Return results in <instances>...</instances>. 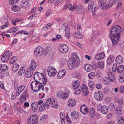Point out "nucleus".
<instances>
[{
    "instance_id": "f257e3e1",
    "label": "nucleus",
    "mask_w": 124,
    "mask_h": 124,
    "mask_svg": "<svg viewBox=\"0 0 124 124\" xmlns=\"http://www.w3.org/2000/svg\"><path fill=\"white\" fill-rule=\"evenodd\" d=\"M122 29L119 25L114 26L111 30L109 34V38L112 40L113 46H116L119 38L120 33Z\"/></svg>"
},
{
    "instance_id": "f03ea898",
    "label": "nucleus",
    "mask_w": 124,
    "mask_h": 124,
    "mask_svg": "<svg viewBox=\"0 0 124 124\" xmlns=\"http://www.w3.org/2000/svg\"><path fill=\"white\" fill-rule=\"evenodd\" d=\"M42 81H37L32 82L31 84V89L35 92H37L39 90L42 89L43 91H44V85Z\"/></svg>"
},
{
    "instance_id": "7ed1b4c3",
    "label": "nucleus",
    "mask_w": 124,
    "mask_h": 124,
    "mask_svg": "<svg viewBox=\"0 0 124 124\" xmlns=\"http://www.w3.org/2000/svg\"><path fill=\"white\" fill-rule=\"evenodd\" d=\"M44 74L39 73L37 72H35L34 76V80L37 81L38 80H39V81H42L44 85H46L47 83V79L45 77Z\"/></svg>"
},
{
    "instance_id": "20e7f679",
    "label": "nucleus",
    "mask_w": 124,
    "mask_h": 124,
    "mask_svg": "<svg viewBox=\"0 0 124 124\" xmlns=\"http://www.w3.org/2000/svg\"><path fill=\"white\" fill-rule=\"evenodd\" d=\"M38 121V117L35 115H34L31 116L30 118L27 120V122L29 124H37Z\"/></svg>"
},
{
    "instance_id": "39448f33",
    "label": "nucleus",
    "mask_w": 124,
    "mask_h": 124,
    "mask_svg": "<svg viewBox=\"0 0 124 124\" xmlns=\"http://www.w3.org/2000/svg\"><path fill=\"white\" fill-rule=\"evenodd\" d=\"M47 71L48 76L50 77L54 76L57 73L56 70L51 67H48Z\"/></svg>"
},
{
    "instance_id": "423d86ee",
    "label": "nucleus",
    "mask_w": 124,
    "mask_h": 124,
    "mask_svg": "<svg viewBox=\"0 0 124 124\" xmlns=\"http://www.w3.org/2000/svg\"><path fill=\"white\" fill-rule=\"evenodd\" d=\"M43 49L42 47L41 46H39L36 48L34 52V54L35 56H38L39 54H45L44 51H43Z\"/></svg>"
},
{
    "instance_id": "0eeeda50",
    "label": "nucleus",
    "mask_w": 124,
    "mask_h": 124,
    "mask_svg": "<svg viewBox=\"0 0 124 124\" xmlns=\"http://www.w3.org/2000/svg\"><path fill=\"white\" fill-rule=\"evenodd\" d=\"M73 57L70 59L69 61L70 62H80L79 58L76 53H73L72 54Z\"/></svg>"
},
{
    "instance_id": "6e6552de",
    "label": "nucleus",
    "mask_w": 124,
    "mask_h": 124,
    "mask_svg": "<svg viewBox=\"0 0 124 124\" xmlns=\"http://www.w3.org/2000/svg\"><path fill=\"white\" fill-rule=\"evenodd\" d=\"M68 47L67 45L65 44L60 45L59 50L61 53H65L68 51Z\"/></svg>"
},
{
    "instance_id": "1a4fd4ad",
    "label": "nucleus",
    "mask_w": 124,
    "mask_h": 124,
    "mask_svg": "<svg viewBox=\"0 0 124 124\" xmlns=\"http://www.w3.org/2000/svg\"><path fill=\"white\" fill-rule=\"evenodd\" d=\"M88 108L86 107L85 104L82 105L80 107V111L81 112L84 114H86L89 112Z\"/></svg>"
},
{
    "instance_id": "9d476101",
    "label": "nucleus",
    "mask_w": 124,
    "mask_h": 124,
    "mask_svg": "<svg viewBox=\"0 0 124 124\" xmlns=\"http://www.w3.org/2000/svg\"><path fill=\"white\" fill-rule=\"evenodd\" d=\"M103 94L99 91L97 93L94 94V98L97 101L101 100L103 99Z\"/></svg>"
},
{
    "instance_id": "9b49d317",
    "label": "nucleus",
    "mask_w": 124,
    "mask_h": 124,
    "mask_svg": "<svg viewBox=\"0 0 124 124\" xmlns=\"http://www.w3.org/2000/svg\"><path fill=\"white\" fill-rule=\"evenodd\" d=\"M105 54L104 53L102 52L96 54L95 57L94 58V59L97 61H100L103 58L105 57Z\"/></svg>"
},
{
    "instance_id": "f8f14e48",
    "label": "nucleus",
    "mask_w": 124,
    "mask_h": 124,
    "mask_svg": "<svg viewBox=\"0 0 124 124\" xmlns=\"http://www.w3.org/2000/svg\"><path fill=\"white\" fill-rule=\"evenodd\" d=\"M26 92L25 91L21 95L20 99H19V102L17 103H20L21 104L25 101L26 99Z\"/></svg>"
},
{
    "instance_id": "ddd939ff",
    "label": "nucleus",
    "mask_w": 124,
    "mask_h": 124,
    "mask_svg": "<svg viewBox=\"0 0 124 124\" xmlns=\"http://www.w3.org/2000/svg\"><path fill=\"white\" fill-rule=\"evenodd\" d=\"M29 2L26 0H22L21 2V6L22 8H24L25 9L28 7Z\"/></svg>"
},
{
    "instance_id": "4468645a",
    "label": "nucleus",
    "mask_w": 124,
    "mask_h": 124,
    "mask_svg": "<svg viewBox=\"0 0 124 124\" xmlns=\"http://www.w3.org/2000/svg\"><path fill=\"white\" fill-rule=\"evenodd\" d=\"M31 108L33 111L36 112L37 111L38 108V104L36 102H33L31 104Z\"/></svg>"
},
{
    "instance_id": "2eb2a0df",
    "label": "nucleus",
    "mask_w": 124,
    "mask_h": 124,
    "mask_svg": "<svg viewBox=\"0 0 124 124\" xmlns=\"http://www.w3.org/2000/svg\"><path fill=\"white\" fill-rule=\"evenodd\" d=\"M101 113L104 114H106L108 111V107L107 106H103L101 107Z\"/></svg>"
},
{
    "instance_id": "dca6fc26",
    "label": "nucleus",
    "mask_w": 124,
    "mask_h": 124,
    "mask_svg": "<svg viewBox=\"0 0 124 124\" xmlns=\"http://www.w3.org/2000/svg\"><path fill=\"white\" fill-rule=\"evenodd\" d=\"M122 107L120 106H118L115 110L116 114V115L119 116L121 115L122 114Z\"/></svg>"
},
{
    "instance_id": "f3484780",
    "label": "nucleus",
    "mask_w": 124,
    "mask_h": 124,
    "mask_svg": "<svg viewBox=\"0 0 124 124\" xmlns=\"http://www.w3.org/2000/svg\"><path fill=\"white\" fill-rule=\"evenodd\" d=\"M66 72L65 70H62L59 71L57 74V77L58 79H60L63 78L65 75Z\"/></svg>"
},
{
    "instance_id": "a211bd4d",
    "label": "nucleus",
    "mask_w": 124,
    "mask_h": 124,
    "mask_svg": "<svg viewBox=\"0 0 124 124\" xmlns=\"http://www.w3.org/2000/svg\"><path fill=\"white\" fill-rule=\"evenodd\" d=\"M33 71L30 70V69L28 68L26 71L25 75L27 78L31 77L33 74Z\"/></svg>"
},
{
    "instance_id": "6ab92c4d",
    "label": "nucleus",
    "mask_w": 124,
    "mask_h": 124,
    "mask_svg": "<svg viewBox=\"0 0 124 124\" xmlns=\"http://www.w3.org/2000/svg\"><path fill=\"white\" fill-rule=\"evenodd\" d=\"M80 63V62H68V65L69 69L70 70L73 69L74 67L77 64L78 65Z\"/></svg>"
},
{
    "instance_id": "aec40b11",
    "label": "nucleus",
    "mask_w": 124,
    "mask_h": 124,
    "mask_svg": "<svg viewBox=\"0 0 124 124\" xmlns=\"http://www.w3.org/2000/svg\"><path fill=\"white\" fill-rule=\"evenodd\" d=\"M11 8L13 11L15 12L20 11L21 9L19 6L15 5H12L11 7Z\"/></svg>"
},
{
    "instance_id": "412c9836",
    "label": "nucleus",
    "mask_w": 124,
    "mask_h": 124,
    "mask_svg": "<svg viewBox=\"0 0 124 124\" xmlns=\"http://www.w3.org/2000/svg\"><path fill=\"white\" fill-rule=\"evenodd\" d=\"M85 70L87 72H89L93 69L92 66L89 64H87L84 66Z\"/></svg>"
},
{
    "instance_id": "4be33fe9",
    "label": "nucleus",
    "mask_w": 124,
    "mask_h": 124,
    "mask_svg": "<svg viewBox=\"0 0 124 124\" xmlns=\"http://www.w3.org/2000/svg\"><path fill=\"white\" fill-rule=\"evenodd\" d=\"M107 74L110 81L111 82H114V78L113 74L110 72H108Z\"/></svg>"
},
{
    "instance_id": "5701e85b",
    "label": "nucleus",
    "mask_w": 124,
    "mask_h": 124,
    "mask_svg": "<svg viewBox=\"0 0 124 124\" xmlns=\"http://www.w3.org/2000/svg\"><path fill=\"white\" fill-rule=\"evenodd\" d=\"M29 66L30 67L28 68L34 71L37 67L36 63V62H31Z\"/></svg>"
},
{
    "instance_id": "b1692460",
    "label": "nucleus",
    "mask_w": 124,
    "mask_h": 124,
    "mask_svg": "<svg viewBox=\"0 0 124 124\" xmlns=\"http://www.w3.org/2000/svg\"><path fill=\"white\" fill-rule=\"evenodd\" d=\"M75 82L73 85V88L75 90L78 87L79 88V86L80 85V82L79 81L76 80L75 81Z\"/></svg>"
},
{
    "instance_id": "393cba45",
    "label": "nucleus",
    "mask_w": 124,
    "mask_h": 124,
    "mask_svg": "<svg viewBox=\"0 0 124 124\" xmlns=\"http://www.w3.org/2000/svg\"><path fill=\"white\" fill-rule=\"evenodd\" d=\"M106 1H100L98 3V5L102 9H104L105 8V3Z\"/></svg>"
},
{
    "instance_id": "a878e982",
    "label": "nucleus",
    "mask_w": 124,
    "mask_h": 124,
    "mask_svg": "<svg viewBox=\"0 0 124 124\" xmlns=\"http://www.w3.org/2000/svg\"><path fill=\"white\" fill-rule=\"evenodd\" d=\"M71 116L74 119H77L78 117V113L76 111L71 112L70 114Z\"/></svg>"
},
{
    "instance_id": "bb28decb",
    "label": "nucleus",
    "mask_w": 124,
    "mask_h": 124,
    "mask_svg": "<svg viewBox=\"0 0 124 124\" xmlns=\"http://www.w3.org/2000/svg\"><path fill=\"white\" fill-rule=\"evenodd\" d=\"M73 100L70 99L69 100L68 105L70 107H72L75 105L76 102L75 100L74 101Z\"/></svg>"
},
{
    "instance_id": "cd10ccee",
    "label": "nucleus",
    "mask_w": 124,
    "mask_h": 124,
    "mask_svg": "<svg viewBox=\"0 0 124 124\" xmlns=\"http://www.w3.org/2000/svg\"><path fill=\"white\" fill-rule=\"evenodd\" d=\"M66 28L65 30V36L67 38H69L70 37V29L68 27H66Z\"/></svg>"
},
{
    "instance_id": "c85d7f7f",
    "label": "nucleus",
    "mask_w": 124,
    "mask_h": 124,
    "mask_svg": "<svg viewBox=\"0 0 124 124\" xmlns=\"http://www.w3.org/2000/svg\"><path fill=\"white\" fill-rule=\"evenodd\" d=\"M51 102V98H48L46 101V102L43 103L44 104L45 106H46L47 108H48L49 107V106Z\"/></svg>"
},
{
    "instance_id": "c756f323",
    "label": "nucleus",
    "mask_w": 124,
    "mask_h": 124,
    "mask_svg": "<svg viewBox=\"0 0 124 124\" xmlns=\"http://www.w3.org/2000/svg\"><path fill=\"white\" fill-rule=\"evenodd\" d=\"M116 62H123V59L122 56L120 55H118L116 58Z\"/></svg>"
},
{
    "instance_id": "7c9ffc66",
    "label": "nucleus",
    "mask_w": 124,
    "mask_h": 124,
    "mask_svg": "<svg viewBox=\"0 0 124 124\" xmlns=\"http://www.w3.org/2000/svg\"><path fill=\"white\" fill-rule=\"evenodd\" d=\"M19 68V64L17 63L14 64L12 68V70L14 71H16Z\"/></svg>"
},
{
    "instance_id": "2f4dec72",
    "label": "nucleus",
    "mask_w": 124,
    "mask_h": 124,
    "mask_svg": "<svg viewBox=\"0 0 124 124\" xmlns=\"http://www.w3.org/2000/svg\"><path fill=\"white\" fill-rule=\"evenodd\" d=\"M76 6H77L76 5H72L71 4H70L68 5V8L69 10H71L75 9Z\"/></svg>"
},
{
    "instance_id": "473e14b6",
    "label": "nucleus",
    "mask_w": 124,
    "mask_h": 124,
    "mask_svg": "<svg viewBox=\"0 0 124 124\" xmlns=\"http://www.w3.org/2000/svg\"><path fill=\"white\" fill-rule=\"evenodd\" d=\"M74 37L79 39H82L83 38V36L80 34L79 32H75L74 34Z\"/></svg>"
},
{
    "instance_id": "72a5a7b5",
    "label": "nucleus",
    "mask_w": 124,
    "mask_h": 124,
    "mask_svg": "<svg viewBox=\"0 0 124 124\" xmlns=\"http://www.w3.org/2000/svg\"><path fill=\"white\" fill-rule=\"evenodd\" d=\"M51 104L53 108L55 109L58 108V103L56 101H54L53 102H51Z\"/></svg>"
},
{
    "instance_id": "f704fd0d",
    "label": "nucleus",
    "mask_w": 124,
    "mask_h": 124,
    "mask_svg": "<svg viewBox=\"0 0 124 124\" xmlns=\"http://www.w3.org/2000/svg\"><path fill=\"white\" fill-rule=\"evenodd\" d=\"M89 114L91 117L93 118L94 117L95 115V111L94 108H91Z\"/></svg>"
},
{
    "instance_id": "c9c22d12",
    "label": "nucleus",
    "mask_w": 124,
    "mask_h": 124,
    "mask_svg": "<svg viewBox=\"0 0 124 124\" xmlns=\"http://www.w3.org/2000/svg\"><path fill=\"white\" fill-rule=\"evenodd\" d=\"M19 28L18 27H14L11 28L8 30L9 32H15L18 30Z\"/></svg>"
},
{
    "instance_id": "e433bc0d",
    "label": "nucleus",
    "mask_w": 124,
    "mask_h": 124,
    "mask_svg": "<svg viewBox=\"0 0 124 124\" xmlns=\"http://www.w3.org/2000/svg\"><path fill=\"white\" fill-rule=\"evenodd\" d=\"M3 55L9 58V57L12 55V54L11 52L10 51L8 50L6 52H5Z\"/></svg>"
},
{
    "instance_id": "4c0bfd02",
    "label": "nucleus",
    "mask_w": 124,
    "mask_h": 124,
    "mask_svg": "<svg viewBox=\"0 0 124 124\" xmlns=\"http://www.w3.org/2000/svg\"><path fill=\"white\" fill-rule=\"evenodd\" d=\"M9 60V58L3 55L1 58V60L3 62H7Z\"/></svg>"
},
{
    "instance_id": "58836bf2",
    "label": "nucleus",
    "mask_w": 124,
    "mask_h": 124,
    "mask_svg": "<svg viewBox=\"0 0 124 124\" xmlns=\"http://www.w3.org/2000/svg\"><path fill=\"white\" fill-rule=\"evenodd\" d=\"M109 78L107 77H105L103 78L102 80V83L104 84H108L109 83Z\"/></svg>"
},
{
    "instance_id": "ea45409f",
    "label": "nucleus",
    "mask_w": 124,
    "mask_h": 124,
    "mask_svg": "<svg viewBox=\"0 0 124 124\" xmlns=\"http://www.w3.org/2000/svg\"><path fill=\"white\" fill-rule=\"evenodd\" d=\"M124 69V67L123 65L119 66L117 69V71L119 73L122 72Z\"/></svg>"
},
{
    "instance_id": "a19ab883",
    "label": "nucleus",
    "mask_w": 124,
    "mask_h": 124,
    "mask_svg": "<svg viewBox=\"0 0 124 124\" xmlns=\"http://www.w3.org/2000/svg\"><path fill=\"white\" fill-rule=\"evenodd\" d=\"M6 73V72L5 71H2L0 72V78H3L5 77H6L7 76V74Z\"/></svg>"
},
{
    "instance_id": "79ce46f5",
    "label": "nucleus",
    "mask_w": 124,
    "mask_h": 124,
    "mask_svg": "<svg viewBox=\"0 0 124 124\" xmlns=\"http://www.w3.org/2000/svg\"><path fill=\"white\" fill-rule=\"evenodd\" d=\"M2 71H5L6 72V73H7V70H8V66L6 65L3 64L2 65Z\"/></svg>"
},
{
    "instance_id": "37998d69",
    "label": "nucleus",
    "mask_w": 124,
    "mask_h": 124,
    "mask_svg": "<svg viewBox=\"0 0 124 124\" xmlns=\"http://www.w3.org/2000/svg\"><path fill=\"white\" fill-rule=\"evenodd\" d=\"M76 11L78 13H81L82 12V8L80 5H79L77 7Z\"/></svg>"
},
{
    "instance_id": "c03bdc74",
    "label": "nucleus",
    "mask_w": 124,
    "mask_h": 124,
    "mask_svg": "<svg viewBox=\"0 0 124 124\" xmlns=\"http://www.w3.org/2000/svg\"><path fill=\"white\" fill-rule=\"evenodd\" d=\"M48 117V116L46 114L43 115L40 118V120H42L43 121H45Z\"/></svg>"
},
{
    "instance_id": "a18cd8bd",
    "label": "nucleus",
    "mask_w": 124,
    "mask_h": 124,
    "mask_svg": "<svg viewBox=\"0 0 124 124\" xmlns=\"http://www.w3.org/2000/svg\"><path fill=\"white\" fill-rule=\"evenodd\" d=\"M82 92L83 96H87L89 93L88 89L83 90V91H82Z\"/></svg>"
},
{
    "instance_id": "49530a36",
    "label": "nucleus",
    "mask_w": 124,
    "mask_h": 124,
    "mask_svg": "<svg viewBox=\"0 0 124 124\" xmlns=\"http://www.w3.org/2000/svg\"><path fill=\"white\" fill-rule=\"evenodd\" d=\"M118 124H122L124 122V120L123 117H120L118 119Z\"/></svg>"
},
{
    "instance_id": "de8ad7c7",
    "label": "nucleus",
    "mask_w": 124,
    "mask_h": 124,
    "mask_svg": "<svg viewBox=\"0 0 124 124\" xmlns=\"http://www.w3.org/2000/svg\"><path fill=\"white\" fill-rule=\"evenodd\" d=\"M80 88L82 91H83V90H85L86 89H88L87 86L85 84H83L80 87Z\"/></svg>"
},
{
    "instance_id": "09e8293b",
    "label": "nucleus",
    "mask_w": 124,
    "mask_h": 124,
    "mask_svg": "<svg viewBox=\"0 0 124 124\" xmlns=\"http://www.w3.org/2000/svg\"><path fill=\"white\" fill-rule=\"evenodd\" d=\"M45 105L43 103V104L40 106L39 108V110L41 112H42L45 109Z\"/></svg>"
},
{
    "instance_id": "8fccbe9b",
    "label": "nucleus",
    "mask_w": 124,
    "mask_h": 124,
    "mask_svg": "<svg viewBox=\"0 0 124 124\" xmlns=\"http://www.w3.org/2000/svg\"><path fill=\"white\" fill-rule=\"evenodd\" d=\"M88 76L90 79H92L95 76V73L94 72H92L89 74Z\"/></svg>"
},
{
    "instance_id": "3c124183",
    "label": "nucleus",
    "mask_w": 124,
    "mask_h": 124,
    "mask_svg": "<svg viewBox=\"0 0 124 124\" xmlns=\"http://www.w3.org/2000/svg\"><path fill=\"white\" fill-rule=\"evenodd\" d=\"M64 94V93L62 91H59L58 92L57 95L58 97H61L62 98Z\"/></svg>"
},
{
    "instance_id": "603ef678",
    "label": "nucleus",
    "mask_w": 124,
    "mask_h": 124,
    "mask_svg": "<svg viewBox=\"0 0 124 124\" xmlns=\"http://www.w3.org/2000/svg\"><path fill=\"white\" fill-rule=\"evenodd\" d=\"M113 3H112L110 2H108V3L106 5V6H105V9H107V8H111L113 5Z\"/></svg>"
},
{
    "instance_id": "864d4df0",
    "label": "nucleus",
    "mask_w": 124,
    "mask_h": 124,
    "mask_svg": "<svg viewBox=\"0 0 124 124\" xmlns=\"http://www.w3.org/2000/svg\"><path fill=\"white\" fill-rule=\"evenodd\" d=\"M98 67L102 69L104 67L103 62H98Z\"/></svg>"
},
{
    "instance_id": "5fc2aeb1",
    "label": "nucleus",
    "mask_w": 124,
    "mask_h": 124,
    "mask_svg": "<svg viewBox=\"0 0 124 124\" xmlns=\"http://www.w3.org/2000/svg\"><path fill=\"white\" fill-rule=\"evenodd\" d=\"M25 86L24 85H22L19 86L18 88V89L20 91V92H22L24 89Z\"/></svg>"
},
{
    "instance_id": "6e6d98bb",
    "label": "nucleus",
    "mask_w": 124,
    "mask_h": 124,
    "mask_svg": "<svg viewBox=\"0 0 124 124\" xmlns=\"http://www.w3.org/2000/svg\"><path fill=\"white\" fill-rule=\"evenodd\" d=\"M92 83L90 82L89 84V87L90 89L91 90H92L94 88V86L95 85L93 84H91Z\"/></svg>"
},
{
    "instance_id": "4d7b16f0",
    "label": "nucleus",
    "mask_w": 124,
    "mask_h": 124,
    "mask_svg": "<svg viewBox=\"0 0 124 124\" xmlns=\"http://www.w3.org/2000/svg\"><path fill=\"white\" fill-rule=\"evenodd\" d=\"M52 51V49L50 48H48L46 49V50L45 51H44V53H45V54H43L45 55L47 53H50Z\"/></svg>"
},
{
    "instance_id": "13d9d810",
    "label": "nucleus",
    "mask_w": 124,
    "mask_h": 124,
    "mask_svg": "<svg viewBox=\"0 0 124 124\" xmlns=\"http://www.w3.org/2000/svg\"><path fill=\"white\" fill-rule=\"evenodd\" d=\"M19 0H10L9 1V3L11 5L13 4L16 3Z\"/></svg>"
},
{
    "instance_id": "bf43d9fd",
    "label": "nucleus",
    "mask_w": 124,
    "mask_h": 124,
    "mask_svg": "<svg viewBox=\"0 0 124 124\" xmlns=\"http://www.w3.org/2000/svg\"><path fill=\"white\" fill-rule=\"evenodd\" d=\"M25 71V70L24 69H23V68H21L20 70H19L18 74L19 75H22L23 73Z\"/></svg>"
},
{
    "instance_id": "052dcab7",
    "label": "nucleus",
    "mask_w": 124,
    "mask_h": 124,
    "mask_svg": "<svg viewBox=\"0 0 124 124\" xmlns=\"http://www.w3.org/2000/svg\"><path fill=\"white\" fill-rule=\"evenodd\" d=\"M114 60V59L113 57L111 56H109L107 59V61H109V62H113Z\"/></svg>"
},
{
    "instance_id": "680f3d73",
    "label": "nucleus",
    "mask_w": 124,
    "mask_h": 124,
    "mask_svg": "<svg viewBox=\"0 0 124 124\" xmlns=\"http://www.w3.org/2000/svg\"><path fill=\"white\" fill-rule=\"evenodd\" d=\"M17 57L16 56H14L12 57L11 59V61L10 62H15L17 61Z\"/></svg>"
},
{
    "instance_id": "e2e57ef3",
    "label": "nucleus",
    "mask_w": 124,
    "mask_h": 124,
    "mask_svg": "<svg viewBox=\"0 0 124 124\" xmlns=\"http://www.w3.org/2000/svg\"><path fill=\"white\" fill-rule=\"evenodd\" d=\"M69 96V94L67 93H64V94L63 95L62 98L63 99H65L68 98Z\"/></svg>"
},
{
    "instance_id": "0e129e2a",
    "label": "nucleus",
    "mask_w": 124,
    "mask_h": 124,
    "mask_svg": "<svg viewBox=\"0 0 124 124\" xmlns=\"http://www.w3.org/2000/svg\"><path fill=\"white\" fill-rule=\"evenodd\" d=\"M37 14H33L32 16H30L28 18V19L30 20H31L33 19L35 17L37 16Z\"/></svg>"
},
{
    "instance_id": "69168bd1",
    "label": "nucleus",
    "mask_w": 124,
    "mask_h": 124,
    "mask_svg": "<svg viewBox=\"0 0 124 124\" xmlns=\"http://www.w3.org/2000/svg\"><path fill=\"white\" fill-rule=\"evenodd\" d=\"M81 92H82V91L80 89L78 88L76 91L75 93L76 94L78 95Z\"/></svg>"
},
{
    "instance_id": "338daca9",
    "label": "nucleus",
    "mask_w": 124,
    "mask_h": 124,
    "mask_svg": "<svg viewBox=\"0 0 124 124\" xmlns=\"http://www.w3.org/2000/svg\"><path fill=\"white\" fill-rule=\"evenodd\" d=\"M117 66L116 64H114L113 66L112 67V70L114 71L115 72L116 71L117 69Z\"/></svg>"
},
{
    "instance_id": "774afa93",
    "label": "nucleus",
    "mask_w": 124,
    "mask_h": 124,
    "mask_svg": "<svg viewBox=\"0 0 124 124\" xmlns=\"http://www.w3.org/2000/svg\"><path fill=\"white\" fill-rule=\"evenodd\" d=\"M120 91L122 93H124V86H121L120 88Z\"/></svg>"
}]
</instances>
